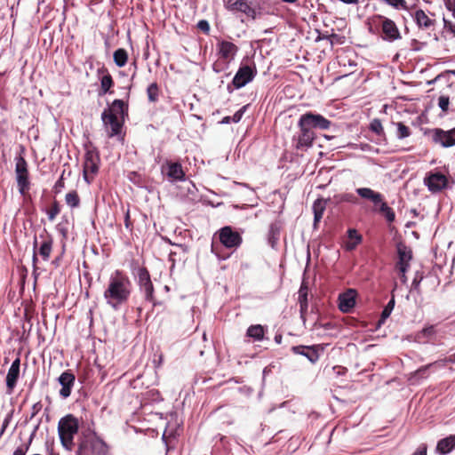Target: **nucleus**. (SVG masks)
I'll use <instances>...</instances> for the list:
<instances>
[{"mask_svg":"<svg viewBox=\"0 0 455 455\" xmlns=\"http://www.w3.org/2000/svg\"><path fill=\"white\" fill-rule=\"evenodd\" d=\"M132 291V284L129 276L123 270L117 269L110 275L103 296L109 307L117 309L129 300Z\"/></svg>","mask_w":455,"mask_h":455,"instance_id":"obj_1","label":"nucleus"},{"mask_svg":"<svg viewBox=\"0 0 455 455\" xmlns=\"http://www.w3.org/2000/svg\"><path fill=\"white\" fill-rule=\"evenodd\" d=\"M79 430V420L73 414L62 417L58 423V434L62 446L72 451L75 443L74 437Z\"/></svg>","mask_w":455,"mask_h":455,"instance_id":"obj_2","label":"nucleus"},{"mask_svg":"<svg viewBox=\"0 0 455 455\" xmlns=\"http://www.w3.org/2000/svg\"><path fill=\"white\" fill-rule=\"evenodd\" d=\"M108 446L95 435H84L79 442L76 455H107Z\"/></svg>","mask_w":455,"mask_h":455,"instance_id":"obj_3","label":"nucleus"},{"mask_svg":"<svg viewBox=\"0 0 455 455\" xmlns=\"http://www.w3.org/2000/svg\"><path fill=\"white\" fill-rule=\"evenodd\" d=\"M257 76L255 65H241L235 73L232 82L228 84V91L231 92L234 89H240L251 83Z\"/></svg>","mask_w":455,"mask_h":455,"instance_id":"obj_4","label":"nucleus"},{"mask_svg":"<svg viewBox=\"0 0 455 455\" xmlns=\"http://www.w3.org/2000/svg\"><path fill=\"white\" fill-rule=\"evenodd\" d=\"M100 162L98 150L95 148H88L84 155L83 170V176L87 183H91L98 173Z\"/></svg>","mask_w":455,"mask_h":455,"instance_id":"obj_5","label":"nucleus"},{"mask_svg":"<svg viewBox=\"0 0 455 455\" xmlns=\"http://www.w3.org/2000/svg\"><path fill=\"white\" fill-rule=\"evenodd\" d=\"M15 173L19 192L23 196H28L30 189L29 172L28 163L23 156L16 158Z\"/></svg>","mask_w":455,"mask_h":455,"instance_id":"obj_6","label":"nucleus"},{"mask_svg":"<svg viewBox=\"0 0 455 455\" xmlns=\"http://www.w3.org/2000/svg\"><path fill=\"white\" fill-rule=\"evenodd\" d=\"M331 124V122L323 116L310 111L301 115L298 122V126H304L309 131H313V129L328 130Z\"/></svg>","mask_w":455,"mask_h":455,"instance_id":"obj_7","label":"nucleus"},{"mask_svg":"<svg viewBox=\"0 0 455 455\" xmlns=\"http://www.w3.org/2000/svg\"><path fill=\"white\" fill-rule=\"evenodd\" d=\"M374 19L379 22L381 28V38L387 42H395L402 38L401 32L395 22L381 14H377Z\"/></svg>","mask_w":455,"mask_h":455,"instance_id":"obj_8","label":"nucleus"},{"mask_svg":"<svg viewBox=\"0 0 455 455\" xmlns=\"http://www.w3.org/2000/svg\"><path fill=\"white\" fill-rule=\"evenodd\" d=\"M218 235L220 243L227 249H236L243 243L241 234L230 226L221 228Z\"/></svg>","mask_w":455,"mask_h":455,"instance_id":"obj_9","label":"nucleus"},{"mask_svg":"<svg viewBox=\"0 0 455 455\" xmlns=\"http://www.w3.org/2000/svg\"><path fill=\"white\" fill-rule=\"evenodd\" d=\"M137 275L140 290L145 293L146 300L151 302L155 306L154 285L151 281L149 271L145 267H139Z\"/></svg>","mask_w":455,"mask_h":455,"instance_id":"obj_10","label":"nucleus"},{"mask_svg":"<svg viewBox=\"0 0 455 455\" xmlns=\"http://www.w3.org/2000/svg\"><path fill=\"white\" fill-rule=\"evenodd\" d=\"M424 184L431 193H438L447 188L448 178L440 172H430L424 178Z\"/></svg>","mask_w":455,"mask_h":455,"instance_id":"obj_11","label":"nucleus"},{"mask_svg":"<svg viewBox=\"0 0 455 455\" xmlns=\"http://www.w3.org/2000/svg\"><path fill=\"white\" fill-rule=\"evenodd\" d=\"M299 132L292 137V143L296 150H307L313 146L315 139L314 131H309L304 126H299Z\"/></svg>","mask_w":455,"mask_h":455,"instance_id":"obj_12","label":"nucleus"},{"mask_svg":"<svg viewBox=\"0 0 455 455\" xmlns=\"http://www.w3.org/2000/svg\"><path fill=\"white\" fill-rule=\"evenodd\" d=\"M101 120L107 130L108 138L121 135L124 122V119H119L118 116L112 115L111 113L107 114L102 112Z\"/></svg>","mask_w":455,"mask_h":455,"instance_id":"obj_13","label":"nucleus"},{"mask_svg":"<svg viewBox=\"0 0 455 455\" xmlns=\"http://www.w3.org/2000/svg\"><path fill=\"white\" fill-rule=\"evenodd\" d=\"M216 47L220 59L227 64H229L235 59L239 50L236 44L227 40H219Z\"/></svg>","mask_w":455,"mask_h":455,"instance_id":"obj_14","label":"nucleus"},{"mask_svg":"<svg viewBox=\"0 0 455 455\" xmlns=\"http://www.w3.org/2000/svg\"><path fill=\"white\" fill-rule=\"evenodd\" d=\"M432 140L435 144L443 148H451L455 146V127L444 131L441 128H435L432 131Z\"/></svg>","mask_w":455,"mask_h":455,"instance_id":"obj_15","label":"nucleus"},{"mask_svg":"<svg viewBox=\"0 0 455 455\" xmlns=\"http://www.w3.org/2000/svg\"><path fill=\"white\" fill-rule=\"evenodd\" d=\"M224 5L230 12H243L253 20L256 18V11L249 4L247 0H224Z\"/></svg>","mask_w":455,"mask_h":455,"instance_id":"obj_16","label":"nucleus"},{"mask_svg":"<svg viewBox=\"0 0 455 455\" xmlns=\"http://www.w3.org/2000/svg\"><path fill=\"white\" fill-rule=\"evenodd\" d=\"M411 16L417 27L422 30H430L435 28L436 20L431 18L422 9L417 8L411 12Z\"/></svg>","mask_w":455,"mask_h":455,"instance_id":"obj_17","label":"nucleus"},{"mask_svg":"<svg viewBox=\"0 0 455 455\" xmlns=\"http://www.w3.org/2000/svg\"><path fill=\"white\" fill-rule=\"evenodd\" d=\"M398 260L395 268L399 272H407L410 267V261L412 259V251L405 244L399 243L397 246Z\"/></svg>","mask_w":455,"mask_h":455,"instance_id":"obj_18","label":"nucleus"},{"mask_svg":"<svg viewBox=\"0 0 455 455\" xmlns=\"http://www.w3.org/2000/svg\"><path fill=\"white\" fill-rule=\"evenodd\" d=\"M357 292L354 289H348L339 296V309L343 313H349L355 306Z\"/></svg>","mask_w":455,"mask_h":455,"instance_id":"obj_19","label":"nucleus"},{"mask_svg":"<svg viewBox=\"0 0 455 455\" xmlns=\"http://www.w3.org/2000/svg\"><path fill=\"white\" fill-rule=\"evenodd\" d=\"M97 73L100 76V88L99 91V95H105L107 93H113V91H111V88L114 87L115 82L114 79L108 70L107 68L104 66L98 68Z\"/></svg>","mask_w":455,"mask_h":455,"instance_id":"obj_20","label":"nucleus"},{"mask_svg":"<svg viewBox=\"0 0 455 455\" xmlns=\"http://www.w3.org/2000/svg\"><path fill=\"white\" fill-rule=\"evenodd\" d=\"M39 238L42 239V243L38 248V252L43 259L47 261L52 251L53 237L46 229H44L39 235Z\"/></svg>","mask_w":455,"mask_h":455,"instance_id":"obj_21","label":"nucleus"},{"mask_svg":"<svg viewBox=\"0 0 455 455\" xmlns=\"http://www.w3.org/2000/svg\"><path fill=\"white\" fill-rule=\"evenodd\" d=\"M20 358L17 357L12 362L6 376V387L8 394H12L17 385V381L20 377Z\"/></svg>","mask_w":455,"mask_h":455,"instance_id":"obj_22","label":"nucleus"},{"mask_svg":"<svg viewBox=\"0 0 455 455\" xmlns=\"http://www.w3.org/2000/svg\"><path fill=\"white\" fill-rule=\"evenodd\" d=\"M291 350L295 355H301L307 357L312 363H315L319 359V346H293Z\"/></svg>","mask_w":455,"mask_h":455,"instance_id":"obj_23","label":"nucleus"},{"mask_svg":"<svg viewBox=\"0 0 455 455\" xmlns=\"http://www.w3.org/2000/svg\"><path fill=\"white\" fill-rule=\"evenodd\" d=\"M166 168V175L172 181H184L186 179L185 172L183 171L182 165L176 162L167 161L163 166Z\"/></svg>","mask_w":455,"mask_h":455,"instance_id":"obj_24","label":"nucleus"},{"mask_svg":"<svg viewBox=\"0 0 455 455\" xmlns=\"http://www.w3.org/2000/svg\"><path fill=\"white\" fill-rule=\"evenodd\" d=\"M76 377L75 375L68 370L64 371L59 378V382L61 385V388L60 390V395L63 398H67L70 395L72 387L75 384Z\"/></svg>","mask_w":455,"mask_h":455,"instance_id":"obj_25","label":"nucleus"},{"mask_svg":"<svg viewBox=\"0 0 455 455\" xmlns=\"http://www.w3.org/2000/svg\"><path fill=\"white\" fill-rule=\"evenodd\" d=\"M355 191L360 197L371 202L375 206H378L384 199L382 194L376 192L370 188H356Z\"/></svg>","mask_w":455,"mask_h":455,"instance_id":"obj_26","label":"nucleus"},{"mask_svg":"<svg viewBox=\"0 0 455 455\" xmlns=\"http://www.w3.org/2000/svg\"><path fill=\"white\" fill-rule=\"evenodd\" d=\"M103 112L111 113L116 116L120 115L121 118L124 119V116H128V105L122 100H115L111 106L104 109Z\"/></svg>","mask_w":455,"mask_h":455,"instance_id":"obj_27","label":"nucleus"},{"mask_svg":"<svg viewBox=\"0 0 455 455\" xmlns=\"http://www.w3.org/2000/svg\"><path fill=\"white\" fill-rule=\"evenodd\" d=\"M308 291H309V289H308L307 284L303 282L299 290V297H298V301L299 303V307H300L299 310H300L301 316H303L307 312Z\"/></svg>","mask_w":455,"mask_h":455,"instance_id":"obj_28","label":"nucleus"},{"mask_svg":"<svg viewBox=\"0 0 455 455\" xmlns=\"http://www.w3.org/2000/svg\"><path fill=\"white\" fill-rule=\"evenodd\" d=\"M331 199H323L318 198L313 204V212H314V225L316 226L318 222L322 220L324 211L326 209L327 202Z\"/></svg>","mask_w":455,"mask_h":455,"instance_id":"obj_29","label":"nucleus"},{"mask_svg":"<svg viewBox=\"0 0 455 455\" xmlns=\"http://www.w3.org/2000/svg\"><path fill=\"white\" fill-rule=\"evenodd\" d=\"M266 329L261 324H252L248 327L246 336L252 339L253 341H261L264 339Z\"/></svg>","mask_w":455,"mask_h":455,"instance_id":"obj_30","label":"nucleus"},{"mask_svg":"<svg viewBox=\"0 0 455 455\" xmlns=\"http://www.w3.org/2000/svg\"><path fill=\"white\" fill-rule=\"evenodd\" d=\"M455 448V435L441 439L437 443L436 450L441 454H447Z\"/></svg>","mask_w":455,"mask_h":455,"instance_id":"obj_31","label":"nucleus"},{"mask_svg":"<svg viewBox=\"0 0 455 455\" xmlns=\"http://www.w3.org/2000/svg\"><path fill=\"white\" fill-rule=\"evenodd\" d=\"M347 236L349 241L346 243V249L347 251H353L362 242V235L355 228H349L347 230Z\"/></svg>","mask_w":455,"mask_h":455,"instance_id":"obj_32","label":"nucleus"},{"mask_svg":"<svg viewBox=\"0 0 455 455\" xmlns=\"http://www.w3.org/2000/svg\"><path fill=\"white\" fill-rule=\"evenodd\" d=\"M113 59L117 67H124L128 61V52L125 49L119 48L114 52Z\"/></svg>","mask_w":455,"mask_h":455,"instance_id":"obj_33","label":"nucleus"},{"mask_svg":"<svg viewBox=\"0 0 455 455\" xmlns=\"http://www.w3.org/2000/svg\"><path fill=\"white\" fill-rule=\"evenodd\" d=\"M379 206V212L386 218L388 222H393L395 219V213L394 210L388 206L385 199L382 200V203H379L378 205Z\"/></svg>","mask_w":455,"mask_h":455,"instance_id":"obj_34","label":"nucleus"},{"mask_svg":"<svg viewBox=\"0 0 455 455\" xmlns=\"http://www.w3.org/2000/svg\"><path fill=\"white\" fill-rule=\"evenodd\" d=\"M66 204L71 208H77L80 205L81 199L76 190H72L65 196Z\"/></svg>","mask_w":455,"mask_h":455,"instance_id":"obj_35","label":"nucleus"},{"mask_svg":"<svg viewBox=\"0 0 455 455\" xmlns=\"http://www.w3.org/2000/svg\"><path fill=\"white\" fill-rule=\"evenodd\" d=\"M333 199L336 204H341V203L356 204L357 203V197L353 193H342V194L335 195L333 196Z\"/></svg>","mask_w":455,"mask_h":455,"instance_id":"obj_36","label":"nucleus"},{"mask_svg":"<svg viewBox=\"0 0 455 455\" xmlns=\"http://www.w3.org/2000/svg\"><path fill=\"white\" fill-rule=\"evenodd\" d=\"M397 128L396 136L399 140H403L411 135V129L405 125L403 122L393 123Z\"/></svg>","mask_w":455,"mask_h":455,"instance_id":"obj_37","label":"nucleus"},{"mask_svg":"<svg viewBox=\"0 0 455 455\" xmlns=\"http://www.w3.org/2000/svg\"><path fill=\"white\" fill-rule=\"evenodd\" d=\"M395 303V298L392 297L391 299L388 301V303L387 304V306L384 307V309L381 312L380 318L379 320V325L384 323L386 319L389 317V315H391V312L394 309Z\"/></svg>","mask_w":455,"mask_h":455,"instance_id":"obj_38","label":"nucleus"},{"mask_svg":"<svg viewBox=\"0 0 455 455\" xmlns=\"http://www.w3.org/2000/svg\"><path fill=\"white\" fill-rule=\"evenodd\" d=\"M60 204L57 200H53V202L51 204V207L46 210V214L48 216V219L50 221H53L55 218L60 214Z\"/></svg>","mask_w":455,"mask_h":455,"instance_id":"obj_39","label":"nucleus"},{"mask_svg":"<svg viewBox=\"0 0 455 455\" xmlns=\"http://www.w3.org/2000/svg\"><path fill=\"white\" fill-rule=\"evenodd\" d=\"M280 230L276 224H271L268 230V242L272 247L279 239Z\"/></svg>","mask_w":455,"mask_h":455,"instance_id":"obj_40","label":"nucleus"},{"mask_svg":"<svg viewBox=\"0 0 455 455\" xmlns=\"http://www.w3.org/2000/svg\"><path fill=\"white\" fill-rule=\"evenodd\" d=\"M147 94L150 102H156L159 98V87L156 83H152L147 89Z\"/></svg>","mask_w":455,"mask_h":455,"instance_id":"obj_41","label":"nucleus"},{"mask_svg":"<svg viewBox=\"0 0 455 455\" xmlns=\"http://www.w3.org/2000/svg\"><path fill=\"white\" fill-rule=\"evenodd\" d=\"M385 4L390 5L395 10L410 11L408 4L405 0H381Z\"/></svg>","mask_w":455,"mask_h":455,"instance_id":"obj_42","label":"nucleus"},{"mask_svg":"<svg viewBox=\"0 0 455 455\" xmlns=\"http://www.w3.org/2000/svg\"><path fill=\"white\" fill-rule=\"evenodd\" d=\"M370 130L372 132H374L377 135H379V136H384L385 135V132H384V128H383L382 123L378 118H375V119H373L371 122V124H370Z\"/></svg>","mask_w":455,"mask_h":455,"instance_id":"obj_43","label":"nucleus"},{"mask_svg":"<svg viewBox=\"0 0 455 455\" xmlns=\"http://www.w3.org/2000/svg\"><path fill=\"white\" fill-rule=\"evenodd\" d=\"M31 442H32V439H30L28 443H23V444L18 446L13 451L12 455H26L29 449Z\"/></svg>","mask_w":455,"mask_h":455,"instance_id":"obj_44","label":"nucleus"},{"mask_svg":"<svg viewBox=\"0 0 455 455\" xmlns=\"http://www.w3.org/2000/svg\"><path fill=\"white\" fill-rule=\"evenodd\" d=\"M432 366V363H429L427 365L422 366L419 369H418L416 371L412 373V376L410 379H412L413 378H426L427 377V371L429 369V367Z\"/></svg>","mask_w":455,"mask_h":455,"instance_id":"obj_45","label":"nucleus"},{"mask_svg":"<svg viewBox=\"0 0 455 455\" xmlns=\"http://www.w3.org/2000/svg\"><path fill=\"white\" fill-rule=\"evenodd\" d=\"M450 99L448 96L442 95L438 99V106L439 108L446 113L449 109Z\"/></svg>","mask_w":455,"mask_h":455,"instance_id":"obj_46","label":"nucleus"},{"mask_svg":"<svg viewBox=\"0 0 455 455\" xmlns=\"http://www.w3.org/2000/svg\"><path fill=\"white\" fill-rule=\"evenodd\" d=\"M424 278V275H423V273L421 272H416L415 274V276L413 278V281H412V283H411V286L414 290L416 291H419V284H420V282L423 280Z\"/></svg>","mask_w":455,"mask_h":455,"instance_id":"obj_47","label":"nucleus"},{"mask_svg":"<svg viewBox=\"0 0 455 455\" xmlns=\"http://www.w3.org/2000/svg\"><path fill=\"white\" fill-rule=\"evenodd\" d=\"M323 38H327L330 40L331 44H343L344 43V37L340 36L339 35H337L335 33H332L329 36H323Z\"/></svg>","mask_w":455,"mask_h":455,"instance_id":"obj_48","label":"nucleus"},{"mask_svg":"<svg viewBox=\"0 0 455 455\" xmlns=\"http://www.w3.org/2000/svg\"><path fill=\"white\" fill-rule=\"evenodd\" d=\"M64 171L61 174V176L60 177V179L56 181L54 187H53V192L55 194H60L62 190V188L65 187V182H64Z\"/></svg>","mask_w":455,"mask_h":455,"instance_id":"obj_49","label":"nucleus"},{"mask_svg":"<svg viewBox=\"0 0 455 455\" xmlns=\"http://www.w3.org/2000/svg\"><path fill=\"white\" fill-rule=\"evenodd\" d=\"M196 27L199 30L204 32L205 35H209L211 28H210V24L207 20H199Z\"/></svg>","mask_w":455,"mask_h":455,"instance_id":"obj_50","label":"nucleus"},{"mask_svg":"<svg viewBox=\"0 0 455 455\" xmlns=\"http://www.w3.org/2000/svg\"><path fill=\"white\" fill-rule=\"evenodd\" d=\"M249 105H245L242 107L238 111H236L234 116H232V122L233 123H239L246 111Z\"/></svg>","mask_w":455,"mask_h":455,"instance_id":"obj_51","label":"nucleus"},{"mask_svg":"<svg viewBox=\"0 0 455 455\" xmlns=\"http://www.w3.org/2000/svg\"><path fill=\"white\" fill-rule=\"evenodd\" d=\"M124 226L130 231L133 229V221L131 220L129 208L124 212Z\"/></svg>","mask_w":455,"mask_h":455,"instance_id":"obj_52","label":"nucleus"},{"mask_svg":"<svg viewBox=\"0 0 455 455\" xmlns=\"http://www.w3.org/2000/svg\"><path fill=\"white\" fill-rule=\"evenodd\" d=\"M12 411L6 415V417L4 418V419L3 421V425H2V427H1V430H0V437L4 435V433L5 432L6 428L8 427V426L10 424V421L12 419Z\"/></svg>","mask_w":455,"mask_h":455,"instance_id":"obj_53","label":"nucleus"},{"mask_svg":"<svg viewBox=\"0 0 455 455\" xmlns=\"http://www.w3.org/2000/svg\"><path fill=\"white\" fill-rule=\"evenodd\" d=\"M421 332L426 337L433 336L435 333V326L434 325L427 326V327L423 328Z\"/></svg>","mask_w":455,"mask_h":455,"instance_id":"obj_54","label":"nucleus"},{"mask_svg":"<svg viewBox=\"0 0 455 455\" xmlns=\"http://www.w3.org/2000/svg\"><path fill=\"white\" fill-rule=\"evenodd\" d=\"M443 28L455 35V25L445 19H443Z\"/></svg>","mask_w":455,"mask_h":455,"instance_id":"obj_55","label":"nucleus"},{"mask_svg":"<svg viewBox=\"0 0 455 455\" xmlns=\"http://www.w3.org/2000/svg\"><path fill=\"white\" fill-rule=\"evenodd\" d=\"M412 455H427V445L421 444Z\"/></svg>","mask_w":455,"mask_h":455,"instance_id":"obj_56","label":"nucleus"},{"mask_svg":"<svg viewBox=\"0 0 455 455\" xmlns=\"http://www.w3.org/2000/svg\"><path fill=\"white\" fill-rule=\"evenodd\" d=\"M41 409H42V404L40 402L35 403L32 407V410H33L32 417H34L36 414H37Z\"/></svg>","mask_w":455,"mask_h":455,"instance_id":"obj_57","label":"nucleus"},{"mask_svg":"<svg viewBox=\"0 0 455 455\" xmlns=\"http://www.w3.org/2000/svg\"><path fill=\"white\" fill-rule=\"evenodd\" d=\"M443 1H444L445 6L449 10H455V0L454 1H452V0H443Z\"/></svg>","mask_w":455,"mask_h":455,"instance_id":"obj_58","label":"nucleus"},{"mask_svg":"<svg viewBox=\"0 0 455 455\" xmlns=\"http://www.w3.org/2000/svg\"><path fill=\"white\" fill-rule=\"evenodd\" d=\"M232 122V116H225L222 118V120L220 122L222 124H228Z\"/></svg>","mask_w":455,"mask_h":455,"instance_id":"obj_59","label":"nucleus"},{"mask_svg":"<svg viewBox=\"0 0 455 455\" xmlns=\"http://www.w3.org/2000/svg\"><path fill=\"white\" fill-rule=\"evenodd\" d=\"M400 274V280L403 283H405L407 282V276L406 272H399Z\"/></svg>","mask_w":455,"mask_h":455,"instance_id":"obj_60","label":"nucleus"},{"mask_svg":"<svg viewBox=\"0 0 455 455\" xmlns=\"http://www.w3.org/2000/svg\"><path fill=\"white\" fill-rule=\"evenodd\" d=\"M275 341L277 343V344H281L282 342V335L281 334H276L275 336Z\"/></svg>","mask_w":455,"mask_h":455,"instance_id":"obj_61","label":"nucleus"},{"mask_svg":"<svg viewBox=\"0 0 455 455\" xmlns=\"http://www.w3.org/2000/svg\"><path fill=\"white\" fill-rule=\"evenodd\" d=\"M37 245H38V242H37L36 237H35V240H34V243H33L34 251L37 248Z\"/></svg>","mask_w":455,"mask_h":455,"instance_id":"obj_62","label":"nucleus"},{"mask_svg":"<svg viewBox=\"0 0 455 455\" xmlns=\"http://www.w3.org/2000/svg\"><path fill=\"white\" fill-rule=\"evenodd\" d=\"M449 361L451 363H455V353L449 357Z\"/></svg>","mask_w":455,"mask_h":455,"instance_id":"obj_63","label":"nucleus"},{"mask_svg":"<svg viewBox=\"0 0 455 455\" xmlns=\"http://www.w3.org/2000/svg\"><path fill=\"white\" fill-rule=\"evenodd\" d=\"M212 251L213 253H215L216 255H218V252L215 251V245H214V243H212Z\"/></svg>","mask_w":455,"mask_h":455,"instance_id":"obj_64","label":"nucleus"}]
</instances>
